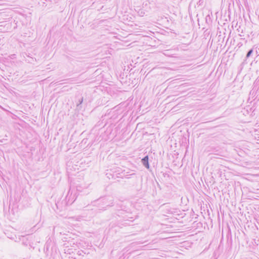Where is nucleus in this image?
Segmentation results:
<instances>
[{"label":"nucleus","mask_w":259,"mask_h":259,"mask_svg":"<svg viewBox=\"0 0 259 259\" xmlns=\"http://www.w3.org/2000/svg\"><path fill=\"white\" fill-rule=\"evenodd\" d=\"M142 162L145 167H146L147 168H149V157L148 155H146L142 159Z\"/></svg>","instance_id":"f257e3e1"},{"label":"nucleus","mask_w":259,"mask_h":259,"mask_svg":"<svg viewBox=\"0 0 259 259\" xmlns=\"http://www.w3.org/2000/svg\"><path fill=\"white\" fill-rule=\"evenodd\" d=\"M252 53H253L252 49H250V50H249L246 54V58H249L250 56V55L252 54Z\"/></svg>","instance_id":"f03ea898"},{"label":"nucleus","mask_w":259,"mask_h":259,"mask_svg":"<svg viewBox=\"0 0 259 259\" xmlns=\"http://www.w3.org/2000/svg\"><path fill=\"white\" fill-rule=\"evenodd\" d=\"M203 0H199L197 3V4L199 5V6H202L203 5Z\"/></svg>","instance_id":"7ed1b4c3"},{"label":"nucleus","mask_w":259,"mask_h":259,"mask_svg":"<svg viewBox=\"0 0 259 259\" xmlns=\"http://www.w3.org/2000/svg\"><path fill=\"white\" fill-rule=\"evenodd\" d=\"M83 101V98H81L80 100H79V103L77 104V106H78L79 105H80Z\"/></svg>","instance_id":"20e7f679"}]
</instances>
